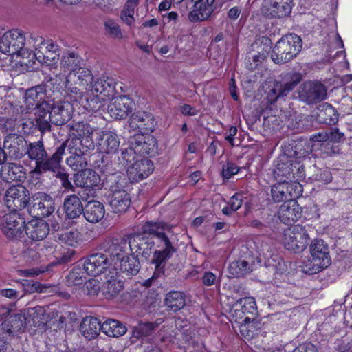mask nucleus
I'll return each mask as SVG.
<instances>
[{
	"label": "nucleus",
	"mask_w": 352,
	"mask_h": 352,
	"mask_svg": "<svg viewBox=\"0 0 352 352\" xmlns=\"http://www.w3.org/2000/svg\"><path fill=\"white\" fill-rule=\"evenodd\" d=\"M128 124L132 130L140 133L153 132L157 125L154 116L144 111H138L133 113L130 116Z\"/></svg>",
	"instance_id": "nucleus-14"
},
{
	"label": "nucleus",
	"mask_w": 352,
	"mask_h": 352,
	"mask_svg": "<svg viewBox=\"0 0 352 352\" xmlns=\"http://www.w3.org/2000/svg\"><path fill=\"white\" fill-rule=\"evenodd\" d=\"M25 44V36L23 32L19 29H13L6 32L0 38V52L9 55L17 54L25 58L26 49L24 48Z\"/></svg>",
	"instance_id": "nucleus-4"
},
{
	"label": "nucleus",
	"mask_w": 352,
	"mask_h": 352,
	"mask_svg": "<svg viewBox=\"0 0 352 352\" xmlns=\"http://www.w3.org/2000/svg\"><path fill=\"white\" fill-rule=\"evenodd\" d=\"M29 202V191L23 186H12L6 191V206L13 211L25 208Z\"/></svg>",
	"instance_id": "nucleus-17"
},
{
	"label": "nucleus",
	"mask_w": 352,
	"mask_h": 352,
	"mask_svg": "<svg viewBox=\"0 0 352 352\" xmlns=\"http://www.w3.org/2000/svg\"><path fill=\"white\" fill-rule=\"evenodd\" d=\"M83 209L84 206L78 195L73 194L66 196L64 199L63 211L66 219H78L82 214Z\"/></svg>",
	"instance_id": "nucleus-30"
},
{
	"label": "nucleus",
	"mask_w": 352,
	"mask_h": 352,
	"mask_svg": "<svg viewBox=\"0 0 352 352\" xmlns=\"http://www.w3.org/2000/svg\"><path fill=\"white\" fill-rule=\"evenodd\" d=\"M107 182L110 183L109 187L111 192L126 190L124 188L126 184V179L121 173H116L109 175L107 178Z\"/></svg>",
	"instance_id": "nucleus-51"
},
{
	"label": "nucleus",
	"mask_w": 352,
	"mask_h": 352,
	"mask_svg": "<svg viewBox=\"0 0 352 352\" xmlns=\"http://www.w3.org/2000/svg\"><path fill=\"white\" fill-rule=\"evenodd\" d=\"M309 236L305 227L295 225L284 230L285 247L295 253L302 252L307 248Z\"/></svg>",
	"instance_id": "nucleus-8"
},
{
	"label": "nucleus",
	"mask_w": 352,
	"mask_h": 352,
	"mask_svg": "<svg viewBox=\"0 0 352 352\" xmlns=\"http://www.w3.org/2000/svg\"><path fill=\"white\" fill-rule=\"evenodd\" d=\"M28 142L23 135L16 133L7 135L3 141V148L11 159L20 160L25 156Z\"/></svg>",
	"instance_id": "nucleus-12"
},
{
	"label": "nucleus",
	"mask_w": 352,
	"mask_h": 352,
	"mask_svg": "<svg viewBox=\"0 0 352 352\" xmlns=\"http://www.w3.org/2000/svg\"><path fill=\"white\" fill-rule=\"evenodd\" d=\"M151 263L155 265L153 276L147 281L157 279L164 274L166 261L177 251V243L171 232V228L164 222L146 221L142 226L141 234L129 235L131 252L138 257L141 256L147 260L152 250Z\"/></svg>",
	"instance_id": "nucleus-1"
},
{
	"label": "nucleus",
	"mask_w": 352,
	"mask_h": 352,
	"mask_svg": "<svg viewBox=\"0 0 352 352\" xmlns=\"http://www.w3.org/2000/svg\"><path fill=\"white\" fill-rule=\"evenodd\" d=\"M25 227V219L21 212H10L0 219V228L5 236L10 240H16L23 235Z\"/></svg>",
	"instance_id": "nucleus-6"
},
{
	"label": "nucleus",
	"mask_w": 352,
	"mask_h": 352,
	"mask_svg": "<svg viewBox=\"0 0 352 352\" xmlns=\"http://www.w3.org/2000/svg\"><path fill=\"white\" fill-rule=\"evenodd\" d=\"M311 256L303 262L301 270L305 274H314L327 268L331 263L329 246L322 239H314L309 245Z\"/></svg>",
	"instance_id": "nucleus-2"
},
{
	"label": "nucleus",
	"mask_w": 352,
	"mask_h": 352,
	"mask_svg": "<svg viewBox=\"0 0 352 352\" xmlns=\"http://www.w3.org/2000/svg\"><path fill=\"white\" fill-rule=\"evenodd\" d=\"M71 79L67 77L63 82L65 89L67 93L71 96L73 101H78L82 96V92L80 91L76 87H74L71 83Z\"/></svg>",
	"instance_id": "nucleus-63"
},
{
	"label": "nucleus",
	"mask_w": 352,
	"mask_h": 352,
	"mask_svg": "<svg viewBox=\"0 0 352 352\" xmlns=\"http://www.w3.org/2000/svg\"><path fill=\"white\" fill-rule=\"evenodd\" d=\"M25 168L16 163L3 164L1 168V177L6 182H22L25 178Z\"/></svg>",
	"instance_id": "nucleus-31"
},
{
	"label": "nucleus",
	"mask_w": 352,
	"mask_h": 352,
	"mask_svg": "<svg viewBox=\"0 0 352 352\" xmlns=\"http://www.w3.org/2000/svg\"><path fill=\"white\" fill-rule=\"evenodd\" d=\"M137 151L132 148V144H129L128 148L122 149L120 155L118 156L119 163L128 169L139 157Z\"/></svg>",
	"instance_id": "nucleus-52"
},
{
	"label": "nucleus",
	"mask_w": 352,
	"mask_h": 352,
	"mask_svg": "<svg viewBox=\"0 0 352 352\" xmlns=\"http://www.w3.org/2000/svg\"><path fill=\"white\" fill-rule=\"evenodd\" d=\"M28 58L30 60H26L25 58H23V60H22V64H24L27 66H30V62H32V64L34 63V59H36L38 62L41 63L51 64V63L55 61L56 56L52 55V53H45L43 52V47H40V49H36V52L34 53H29Z\"/></svg>",
	"instance_id": "nucleus-45"
},
{
	"label": "nucleus",
	"mask_w": 352,
	"mask_h": 352,
	"mask_svg": "<svg viewBox=\"0 0 352 352\" xmlns=\"http://www.w3.org/2000/svg\"><path fill=\"white\" fill-rule=\"evenodd\" d=\"M52 124L51 121L49 120V117L47 118H36L34 121H27L23 124V129H25V126L29 125L33 126H34L36 129H37L41 134L43 135L45 133L50 132L52 130Z\"/></svg>",
	"instance_id": "nucleus-55"
},
{
	"label": "nucleus",
	"mask_w": 352,
	"mask_h": 352,
	"mask_svg": "<svg viewBox=\"0 0 352 352\" xmlns=\"http://www.w3.org/2000/svg\"><path fill=\"white\" fill-rule=\"evenodd\" d=\"M129 248V235L124 237L113 239L107 248L111 258L121 261L126 255V250Z\"/></svg>",
	"instance_id": "nucleus-35"
},
{
	"label": "nucleus",
	"mask_w": 352,
	"mask_h": 352,
	"mask_svg": "<svg viewBox=\"0 0 352 352\" xmlns=\"http://www.w3.org/2000/svg\"><path fill=\"white\" fill-rule=\"evenodd\" d=\"M122 287V283L111 276L109 280L104 283L102 287V294L107 299L113 298L118 295Z\"/></svg>",
	"instance_id": "nucleus-48"
},
{
	"label": "nucleus",
	"mask_w": 352,
	"mask_h": 352,
	"mask_svg": "<svg viewBox=\"0 0 352 352\" xmlns=\"http://www.w3.org/2000/svg\"><path fill=\"white\" fill-rule=\"evenodd\" d=\"M268 241L269 239L263 236L255 238L254 243L260 255L267 256V254L271 252V246Z\"/></svg>",
	"instance_id": "nucleus-62"
},
{
	"label": "nucleus",
	"mask_w": 352,
	"mask_h": 352,
	"mask_svg": "<svg viewBox=\"0 0 352 352\" xmlns=\"http://www.w3.org/2000/svg\"><path fill=\"white\" fill-rule=\"evenodd\" d=\"M154 170V165L148 158L140 157L126 170L127 176L131 182H138L148 177Z\"/></svg>",
	"instance_id": "nucleus-21"
},
{
	"label": "nucleus",
	"mask_w": 352,
	"mask_h": 352,
	"mask_svg": "<svg viewBox=\"0 0 352 352\" xmlns=\"http://www.w3.org/2000/svg\"><path fill=\"white\" fill-rule=\"evenodd\" d=\"M126 331L125 325L114 319L107 320L102 324V331L109 337L122 336Z\"/></svg>",
	"instance_id": "nucleus-42"
},
{
	"label": "nucleus",
	"mask_w": 352,
	"mask_h": 352,
	"mask_svg": "<svg viewBox=\"0 0 352 352\" xmlns=\"http://www.w3.org/2000/svg\"><path fill=\"white\" fill-rule=\"evenodd\" d=\"M68 128L67 144H74V146H84L85 148H94L95 144L92 138L94 129L89 124L85 122H77L75 124L67 125Z\"/></svg>",
	"instance_id": "nucleus-5"
},
{
	"label": "nucleus",
	"mask_w": 352,
	"mask_h": 352,
	"mask_svg": "<svg viewBox=\"0 0 352 352\" xmlns=\"http://www.w3.org/2000/svg\"><path fill=\"white\" fill-rule=\"evenodd\" d=\"M9 319L12 324L11 327H12L14 334L24 331L27 324V318L24 314H16L11 316Z\"/></svg>",
	"instance_id": "nucleus-57"
},
{
	"label": "nucleus",
	"mask_w": 352,
	"mask_h": 352,
	"mask_svg": "<svg viewBox=\"0 0 352 352\" xmlns=\"http://www.w3.org/2000/svg\"><path fill=\"white\" fill-rule=\"evenodd\" d=\"M46 87L45 85H38L28 89L25 93V102L28 109H33L38 103L46 98Z\"/></svg>",
	"instance_id": "nucleus-37"
},
{
	"label": "nucleus",
	"mask_w": 352,
	"mask_h": 352,
	"mask_svg": "<svg viewBox=\"0 0 352 352\" xmlns=\"http://www.w3.org/2000/svg\"><path fill=\"white\" fill-rule=\"evenodd\" d=\"M131 256L120 261V270L126 273L127 275H135L140 271V263L137 256L132 253Z\"/></svg>",
	"instance_id": "nucleus-46"
},
{
	"label": "nucleus",
	"mask_w": 352,
	"mask_h": 352,
	"mask_svg": "<svg viewBox=\"0 0 352 352\" xmlns=\"http://www.w3.org/2000/svg\"><path fill=\"white\" fill-rule=\"evenodd\" d=\"M134 8L129 5V1L125 5L124 10L122 11L120 17L129 26L132 25L134 23Z\"/></svg>",
	"instance_id": "nucleus-64"
},
{
	"label": "nucleus",
	"mask_w": 352,
	"mask_h": 352,
	"mask_svg": "<svg viewBox=\"0 0 352 352\" xmlns=\"http://www.w3.org/2000/svg\"><path fill=\"white\" fill-rule=\"evenodd\" d=\"M261 44H263L264 46L263 50L258 52L257 54H254L252 57H249L250 59L252 58L254 64V65H252V63L250 64L249 69H255L258 64L261 63L263 60L266 58L272 49V43L271 39L268 38H262L261 40Z\"/></svg>",
	"instance_id": "nucleus-49"
},
{
	"label": "nucleus",
	"mask_w": 352,
	"mask_h": 352,
	"mask_svg": "<svg viewBox=\"0 0 352 352\" xmlns=\"http://www.w3.org/2000/svg\"><path fill=\"white\" fill-rule=\"evenodd\" d=\"M158 327V324L151 322H140L133 327L131 330V342H135L137 340L150 336Z\"/></svg>",
	"instance_id": "nucleus-43"
},
{
	"label": "nucleus",
	"mask_w": 352,
	"mask_h": 352,
	"mask_svg": "<svg viewBox=\"0 0 352 352\" xmlns=\"http://www.w3.org/2000/svg\"><path fill=\"white\" fill-rule=\"evenodd\" d=\"M120 143L118 135L113 132L104 133L97 142L99 151L106 154L116 153L119 149Z\"/></svg>",
	"instance_id": "nucleus-34"
},
{
	"label": "nucleus",
	"mask_w": 352,
	"mask_h": 352,
	"mask_svg": "<svg viewBox=\"0 0 352 352\" xmlns=\"http://www.w3.org/2000/svg\"><path fill=\"white\" fill-rule=\"evenodd\" d=\"M116 85V82L113 78L103 76L93 81L87 89H90L93 94L111 98L115 96Z\"/></svg>",
	"instance_id": "nucleus-26"
},
{
	"label": "nucleus",
	"mask_w": 352,
	"mask_h": 352,
	"mask_svg": "<svg viewBox=\"0 0 352 352\" xmlns=\"http://www.w3.org/2000/svg\"><path fill=\"white\" fill-rule=\"evenodd\" d=\"M103 100L104 98H100L98 94L90 96L86 99L85 107L89 111L97 112L102 107Z\"/></svg>",
	"instance_id": "nucleus-60"
},
{
	"label": "nucleus",
	"mask_w": 352,
	"mask_h": 352,
	"mask_svg": "<svg viewBox=\"0 0 352 352\" xmlns=\"http://www.w3.org/2000/svg\"><path fill=\"white\" fill-rule=\"evenodd\" d=\"M69 103L55 102L49 120L53 124L61 126L66 124L72 119V113L69 110Z\"/></svg>",
	"instance_id": "nucleus-36"
},
{
	"label": "nucleus",
	"mask_w": 352,
	"mask_h": 352,
	"mask_svg": "<svg viewBox=\"0 0 352 352\" xmlns=\"http://www.w3.org/2000/svg\"><path fill=\"white\" fill-rule=\"evenodd\" d=\"M260 328V322L258 320L256 317H250V316H247L245 317L243 322L241 323L239 330L241 334L247 338L252 337L253 335H251L250 333H253L255 329Z\"/></svg>",
	"instance_id": "nucleus-53"
},
{
	"label": "nucleus",
	"mask_w": 352,
	"mask_h": 352,
	"mask_svg": "<svg viewBox=\"0 0 352 352\" xmlns=\"http://www.w3.org/2000/svg\"><path fill=\"white\" fill-rule=\"evenodd\" d=\"M230 269L234 271L231 273L236 276H240L251 271L249 263L244 260L233 262L230 265Z\"/></svg>",
	"instance_id": "nucleus-61"
},
{
	"label": "nucleus",
	"mask_w": 352,
	"mask_h": 352,
	"mask_svg": "<svg viewBox=\"0 0 352 352\" xmlns=\"http://www.w3.org/2000/svg\"><path fill=\"white\" fill-rule=\"evenodd\" d=\"M85 272L83 267H74L66 277V282L68 286H80L84 285L87 280L85 275Z\"/></svg>",
	"instance_id": "nucleus-50"
},
{
	"label": "nucleus",
	"mask_w": 352,
	"mask_h": 352,
	"mask_svg": "<svg viewBox=\"0 0 352 352\" xmlns=\"http://www.w3.org/2000/svg\"><path fill=\"white\" fill-rule=\"evenodd\" d=\"M292 159L287 155L281 156L273 170L274 177L278 182H288L292 179Z\"/></svg>",
	"instance_id": "nucleus-29"
},
{
	"label": "nucleus",
	"mask_w": 352,
	"mask_h": 352,
	"mask_svg": "<svg viewBox=\"0 0 352 352\" xmlns=\"http://www.w3.org/2000/svg\"><path fill=\"white\" fill-rule=\"evenodd\" d=\"M111 265L107 254L94 253L84 258L82 266L87 275L96 276L104 273Z\"/></svg>",
	"instance_id": "nucleus-18"
},
{
	"label": "nucleus",
	"mask_w": 352,
	"mask_h": 352,
	"mask_svg": "<svg viewBox=\"0 0 352 352\" xmlns=\"http://www.w3.org/2000/svg\"><path fill=\"white\" fill-rule=\"evenodd\" d=\"M191 1L193 5L188 14V20L192 23L209 20L214 11V8L207 5L204 0H191Z\"/></svg>",
	"instance_id": "nucleus-27"
},
{
	"label": "nucleus",
	"mask_w": 352,
	"mask_h": 352,
	"mask_svg": "<svg viewBox=\"0 0 352 352\" xmlns=\"http://www.w3.org/2000/svg\"><path fill=\"white\" fill-rule=\"evenodd\" d=\"M58 240L65 245L76 247L81 241V234L77 229L63 231L57 234Z\"/></svg>",
	"instance_id": "nucleus-47"
},
{
	"label": "nucleus",
	"mask_w": 352,
	"mask_h": 352,
	"mask_svg": "<svg viewBox=\"0 0 352 352\" xmlns=\"http://www.w3.org/2000/svg\"><path fill=\"white\" fill-rule=\"evenodd\" d=\"M30 214L36 218L47 217L55 210L54 199L48 194L38 192L32 196Z\"/></svg>",
	"instance_id": "nucleus-9"
},
{
	"label": "nucleus",
	"mask_w": 352,
	"mask_h": 352,
	"mask_svg": "<svg viewBox=\"0 0 352 352\" xmlns=\"http://www.w3.org/2000/svg\"><path fill=\"white\" fill-rule=\"evenodd\" d=\"M301 215L302 208L294 199L281 205L278 212L280 221L288 226L297 221Z\"/></svg>",
	"instance_id": "nucleus-24"
},
{
	"label": "nucleus",
	"mask_w": 352,
	"mask_h": 352,
	"mask_svg": "<svg viewBox=\"0 0 352 352\" xmlns=\"http://www.w3.org/2000/svg\"><path fill=\"white\" fill-rule=\"evenodd\" d=\"M104 28L107 34L112 38L121 39L123 36L119 25L111 19L104 22Z\"/></svg>",
	"instance_id": "nucleus-59"
},
{
	"label": "nucleus",
	"mask_w": 352,
	"mask_h": 352,
	"mask_svg": "<svg viewBox=\"0 0 352 352\" xmlns=\"http://www.w3.org/2000/svg\"><path fill=\"white\" fill-rule=\"evenodd\" d=\"M143 134L134 135L130 138L129 142L132 144V148L137 151L140 157L142 155L153 157L158 151L157 140L153 136H144Z\"/></svg>",
	"instance_id": "nucleus-11"
},
{
	"label": "nucleus",
	"mask_w": 352,
	"mask_h": 352,
	"mask_svg": "<svg viewBox=\"0 0 352 352\" xmlns=\"http://www.w3.org/2000/svg\"><path fill=\"white\" fill-rule=\"evenodd\" d=\"M55 102L52 100H45L41 103H38V105L35 106L34 109H36V118H46L47 116H51V113L53 111L54 107Z\"/></svg>",
	"instance_id": "nucleus-56"
},
{
	"label": "nucleus",
	"mask_w": 352,
	"mask_h": 352,
	"mask_svg": "<svg viewBox=\"0 0 352 352\" xmlns=\"http://www.w3.org/2000/svg\"><path fill=\"white\" fill-rule=\"evenodd\" d=\"M25 155L34 162L35 166L30 172L33 175L41 173L52 159V154L48 153L42 138L37 141L28 142Z\"/></svg>",
	"instance_id": "nucleus-7"
},
{
	"label": "nucleus",
	"mask_w": 352,
	"mask_h": 352,
	"mask_svg": "<svg viewBox=\"0 0 352 352\" xmlns=\"http://www.w3.org/2000/svg\"><path fill=\"white\" fill-rule=\"evenodd\" d=\"M67 142L64 141L58 146L56 147L52 153V159L50 160V164H47L36 176L41 177L47 173H50L61 180L68 175L61 166L63 157L65 153V149L67 146Z\"/></svg>",
	"instance_id": "nucleus-16"
},
{
	"label": "nucleus",
	"mask_w": 352,
	"mask_h": 352,
	"mask_svg": "<svg viewBox=\"0 0 352 352\" xmlns=\"http://www.w3.org/2000/svg\"><path fill=\"white\" fill-rule=\"evenodd\" d=\"M164 304L168 311L176 313L185 307L186 296L180 291H170L166 294Z\"/></svg>",
	"instance_id": "nucleus-39"
},
{
	"label": "nucleus",
	"mask_w": 352,
	"mask_h": 352,
	"mask_svg": "<svg viewBox=\"0 0 352 352\" xmlns=\"http://www.w3.org/2000/svg\"><path fill=\"white\" fill-rule=\"evenodd\" d=\"M300 98L308 104H316L327 97V89L320 82L307 81L300 86Z\"/></svg>",
	"instance_id": "nucleus-10"
},
{
	"label": "nucleus",
	"mask_w": 352,
	"mask_h": 352,
	"mask_svg": "<svg viewBox=\"0 0 352 352\" xmlns=\"http://www.w3.org/2000/svg\"><path fill=\"white\" fill-rule=\"evenodd\" d=\"M25 230L28 237L34 241L43 240L50 232L48 223L38 219L29 221Z\"/></svg>",
	"instance_id": "nucleus-28"
},
{
	"label": "nucleus",
	"mask_w": 352,
	"mask_h": 352,
	"mask_svg": "<svg viewBox=\"0 0 352 352\" xmlns=\"http://www.w3.org/2000/svg\"><path fill=\"white\" fill-rule=\"evenodd\" d=\"M80 63V56L75 52H69L62 56L60 64L64 69L69 70L72 73Z\"/></svg>",
	"instance_id": "nucleus-54"
},
{
	"label": "nucleus",
	"mask_w": 352,
	"mask_h": 352,
	"mask_svg": "<svg viewBox=\"0 0 352 352\" xmlns=\"http://www.w3.org/2000/svg\"><path fill=\"white\" fill-rule=\"evenodd\" d=\"M83 217L89 223H96L100 221L105 214L104 205L96 200L88 201L83 209Z\"/></svg>",
	"instance_id": "nucleus-33"
},
{
	"label": "nucleus",
	"mask_w": 352,
	"mask_h": 352,
	"mask_svg": "<svg viewBox=\"0 0 352 352\" xmlns=\"http://www.w3.org/2000/svg\"><path fill=\"white\" fill-rule=\"evenodd\" d=\"M302 191V186L299 183L278 182L272 186L271 195L274 202L287 203L295 199Z\"/></svg>",
	"instance_id": "nucleus-15"
},
{
	"label": "nucleus",
	"mask_w": 352,
	"mask_h": 352,
	"mask_svg": "<svg viewBox=\"0 0 352 352\" xmlns=\"http://www.w3.org/2000/svg\"><path fill=\"white\" fill-rule=\"evenodd\" d=\"M70 156L67 158L66 164L74 170H81L85 169L87 165V155L94 148H85L84 146H76L74 144L68 145Z\"/></svg>",
	"instance_id": "nucleus-22"
},
{
	"label": "nucleus",
	"mask_w": 352,
	"mask_h": 352,
	"mask_svg": "<svg viewBox=\"0 0 352 352\" xmlns=\"http://www.w3.org/2000/svg\"><path fill=\"white\" fill-rule=\"evenodd\" d=\"M293 0H265L261 12L269 18H282L292 12Z\"/></svg>",
	"instance_id": "nucleus-20"
},
{
	"label": "nucleus",
	"mask_w": 352,
	"mask_h": 352,
	"mask_svg": "<svg viewBox=\"0 0 352 352\" xmlns=\"http://www.w3.org/2000/svg\"><path fill=\"white\" fill-rule=\"evenodd\" d=\"M302 41L296 34L281 37L274 46L271 58L276 64H285L296 58L301 52Z\"/></svg>",
	"instance_id": "nucleus-3"
},
{
	"label": "nucleus",
	"mask_w": 352,
	"mask_h": 352,
	"mask_svg": "<svg viewBox=\"0 0 352 352\" xmlns=\"http://www.w3.org/2000/svg\"><path fill=\"white\" fill-rule=\"evenodd\" d=\"M133 106V101L129 96H113L108 105V112L114 119H125L132 112Z\"/></svg>",
	"instance_id": "nucleus-19"
},
{
	"label": "nucleus",
	"mask_w": 352,
	"mask_h": 352,
	"mask_svg": "<svg viewBox=\"0 0 352 352\" xmlns=\"http://www.w3.org/2000/svg\"><path fill=\"white\" fill-rule=\"evenodd\" d=\"M300 147V144H296L294 147V155L296 156V159H292V178L297 181H304L306 179V171L301 159L305 157V151L301 153L302 149Z\"/></svg>",
	"instance_id": "nucleus-40"
},
{
	"label": "nucleus",
	"mask_w": 352,
	"mask_h": 352,
	"mask_svg": "<svg viewBox=\"0 0 352 352\" xmlns=\"http://www.w3.org/2000/svg\"><path fill=\"white\" fill-rule=\"evenodd\" d=\"M74 182L77 187L91 190L96 187L100 188L101 178L94 170L85 168L74 175Z\"/></svg>",
	"instance_id": "nucleus-23"
},
{
	"label": "nucleus",
	"mask_w": 352,
	"mask_h": 352,
	"mask_svg": "<svg viewBox=\"0 0 352 352\" xmlns=\"http://www.w3.org/2000/svg\"><path fill=\"white\" fill-rule=\"evenodd\" d=\"M102 324L96 317H86L80 323V331L86 338L91 340L102 331Z\"/></svg>",
	"instance_id": "nucleus-38"
},
{
	"label": "nucleus",
	"mask_w": 352,
	"mask_h": 352,
	"mask_svg": "<svg viewBox=\"0 0 352 352\" xmlns=\"http://www.w3.org/2000/svg\"><path fill=\"white\" fill-rule=\"evenodd\" d=\"M232 316L243 318L247 316L256 317L258 310L255 299L252 297H245L239 299L233 305Z\"/></svg>",
	"instance_id": "nucleus-25"
},
{
	"label": "nucleus",
	"mask_w": 352,
	"mask_h": 352,
	"mask_svg": "<svg viewBox=\"0 0 352 352\" xmlns=\"http://www.w3.org/2000/svg\"><path fill=\"white\" fill-rule=\"evenodd\" d=\"M302 80V75L298 72H289L284 74L280 82H275L273 89L269 92L270 97H274V100L279 97L287 96Z\"/></svg>",
	"instance_id": "nucleus-13"
},
{
	"label": "nucleus",
	"mask_w": 352,
	"mask_h": 352,
	"mask_svg": "<svg viewBox=\"0 0 352 352\" xmlns=\"http://www.w3.org/2000/svg\"><path fill=\"white\" fill-rule=\"evenodd\" d=\"M131 203V197L126 190L111 192L109 195V206L114 213H124Z\"/></svg>",
	"instance_id": "nucleus-32"
},
{
	"label": "nucleus",
	"mask_w": 352,
	"mask_h": 352,
	"mask_svg": "<svg viewBox=\"0 0 352 352\" xmlns=\"http://www.w3.org/2000/svg\"><path fill=\"white\" fill-rule=\"evenodd\" d=\"M67 78L72 80L76 84H78L79 86L81 87H89L94 81L91 72L88 69L82 67H78L72 73H69Z\"/></svg>",
	"instance_id": "nucleus-44"
},
{
	"label": "nucleus",
	"mask_w": 352,
	"mask_h": 352,
	"mask_svg": "<svg viewBox=\"0 0 352 352\" xmlns=\"http://www.w3.org/2000/svg\"><path fill=\"white\" fill-rule=\"evenodd\" d=\"M339 114L337 110L329 103H324L320 106L317 115L318 122L331 125L338 121Z\"/></svg>",
	"instance_id": "nucleus-41"
},
{
	"label": "nucleus",
	"mask_w": 352,
	"mask_h": 352,
	"mask_svg": "<svg viewBox=\"0 0 352 352\" xmlns=\"http://www.w3.org/2000/svg\"><path fill=\"white\" fill-rule=\"evenodd\" d=\"M328 135V146H331L330 151H324L327 154L331 155L332 153H336V151L333 146L331 145V143L336 142H341L344 140V135L343 133L340 132L338 128H333L327 131Z\"/></svg>",
	"instance_id": "nucleus-58"
}]
</instances>
